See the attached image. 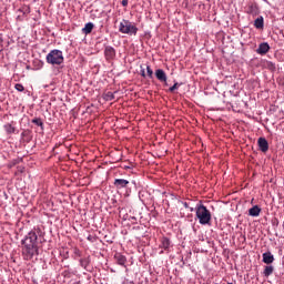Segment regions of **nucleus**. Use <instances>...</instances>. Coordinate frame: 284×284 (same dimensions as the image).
I'll use <instances>...</instances> for the list:
<instances>
[{"mask_svg": "<svg viewBox=\"0 0 284 284\" xmlns=\"http://www.w3.org/2000/svg\"><path fill=\"white\" fill-rule=\"evenodd\" d=\"M128 3H129V0H122L121 1V4L123 6V8H128Z\"/></svg>", "mask_w": 284, "mask_h": 284, "instance_id": "b1692460", "label": "nucleus"}, {"mask_svg": "<svg viewBox=\"0 0 284 284\" xmlns=\"http://www.w3.org/2000/svg\"><path fill=\"white\" fill-rule=\"evenodd\" d=\"M268 68L271 70H276V65L274 63H272V62H268Z\"/></svg>", "mask_w": 284, "mask_h": 284, "instance_id": "393cba45", "label": "nucleus"}, {"mask_svg": "<svg viewBox=\"0 0 284 284\" xmlns=\"http://www.w3.org/2000/svg\"><path fill=\"white\" fill-rule=\"evenodd\" d=\"M170 239H168V237H163L162 239V243H161V247L163 248V250H170Z\"/></svg>", "mask_w": 284, "mask_h": 284, "instance_id": "f3484780", "label": "nucleus"}, {"mask_svg": "<svg viewBox=\"0 0 284 284\" xmlns=\"http://www.w3.org/2000/svg\"><path fill=\"white\" fill-rule=\"evenodd\" d=\"M14 89L18 91V92H23V90H26V88L23 87V84L21 83H17L14 85Z\"/></svg>", "mask_w": 284, "mask_h": 284, "instance_id": "4be33fe9", "label": "nucleus"}, {"mask_svg": "<svg viewBox=\"0 0 284 284\" xmlns=\"http://www.w3.org/2000/svg\"><path fill=\"white\" fill-rule=\"evenodd\" d=\"M155 77L158 81L168 85V74H165V71H163V69L155 70Z\"/></svg>", "mask_w": 284, "mask_h": 284, "instance_id": "423d86ee", "label": "nucleus"}, {"mask_svg": "<svg viewBox=\"0 0 284 284\" xmlns=\"http://www.w3.org/2000/svg\"><path fill=\"white\" fill-rule=\"evenodd\" d=\"M146 73L149 79H152L154 77V71H152V68H150V65H146Z\"/></svg>", "mask_w": 284, "mask_h": 284, "instance_id": "aec40b11", "label": "nucleus"}, {"mask_svg": "<svg viewBox=\"0 0 284 284\" xmlns=\"http://www.w3.org/2000/svg\"><path fill=\"white\" fill-rule=\"evenodd\" d=\"M256 52L257 54H267L270 52V44L267 42L261 43Z\"/></svg>", "mask_w": 284, "mask_h": 284, "instance_id": "9d476101", "label": "nucleus"}, {"mask_svg": "<svg viewBox=\"0 0 284 284\" xmlns=\"http://www.w3.org/2000/svg\"><path fill=\"white\" fill-rule=\"evenodd\" d=\"M40 64H41V68H43V62H40Z\"/></svg>", "mask_w": 284, "mask_h": 284, "instance_id": "cd10ccee", "label": "nucleus"}, {"mask_svg": "<svg viewBox=\"0 0 284 284\" xmlns=\"http://www.w3.org/2000/svg\"><path fill=\"white\" fill-rule=\"evenodd\" d=\"M262 261L266 265H272V263H274V255L270 251L265 252V253L262 254Z\"/></svg>", "mask_w": 284, "mask_h": 284, "instance_id": "1a4fd4ad", "label": "nucleus"}, {"mask_svg": "<svg viewBox=\"0 0 284 284\" xmlns=\"http://www.w3.org/2000/svg\"><path fill=\"white\" fill-rule=\"evenodd\" d=\"M104 55L108 61H111L114 59V57H116V50H114L113 47L108 45L104 49Z\"/></svg>", "mask_w": 284, "mask_h": 284, "instance_id": "0eeeda50", "label": "nucleus"}, {"mask_svg": "<svg viewBox=\"0 0 284 284\" xmlns=\"http://www.w3.org/2000/svg\"><path fill=\"white\" fill-rule=\"evenodd\" d=\"M263 274L266 277L272 276V274H274V266H272V265L265 266Z\"/></svg>", "mask_w": 284, "mask_h": 284, "instance_id": "2eb2a0df", "label": "nucleus"}, {"mask_svg": "<svg viewBox=\"0 0 284 284\" xmlns=\"http://www.w3.org/2000/svg\"><path fill=\"white\" fill-rule=\"evenodd\" d=\"M191 212H194V209H193V207H191Z\"/></svg>", "mask_w": 284, "mask_h": 284, "instance_id": "c756f323", "label": "nucleus"}, {"mask_svg": "<svg viewBox=\"0 0 284 284\" xmlns=\"http://www.w3.org/2000/svg\"><path fill=\"white\" fill-rule=\"evenodd\" d=\"M184 207H187V203H184Z\"/></svg>", "mask_w": 284, "mask_h": 284, "instance_id": "c85d7f7f", "label": "nucleus"}, {"mask_svg": "<svg viewBox=\"0 0 284 284\" xmlns=\"http://www.w3.org/2000/svg\"><path fill=\"white\" fill-rule=\"evenodd\" d=\"M195 216L199 219L200 225H210L212 223V213L203 204H199L195 207Z\"/></svg>", "mask_w": 284, "mask_h": 284, "instance_id": "f03ea898", "label": "nucleus"}, {"mask_svg": "<svg viewBox=\"0 0 284 284\" xmlns=\"http://www.w3.org/2000/svg\"><path fill=\"white\" fill-rule=\"evenodd\" d=\"M113 185L116 190H123V187H128L130 185V181L125 179H115Z\"/></svg>", "mask_w": 284, "mask_h": 284, "instance_id": "39448f33", "label": "nucleus"}, {"mask_svg": "<svg viewBox=\"0 0 284 284\" xmlns=\"http://www.w3.org/2000/svg\"><path fill=\"white\" fill-rule=\"evenodd\" d=\"M257 145L261 150V152H267V150H270V143L267 142V140L265 138H258L257 140Z\"/></svg>", "mask_w": 284, "mask_h": 284, "instance_id": "6e6552de", "label": "nucleus"}, {"mask_svg": "<svg viewBox=\"0 0 284 284\" xmlns=\"http://www.w3.org/2000/svg\"><path fill=\"white\" fill-rule=\"evenodd\" d=\"M104 101H114V94L112 92H106L103 97Z\"/></svg>", "mask_w": 284, "mask_h": 284, "instance_id": "6ab92c4d", "label": "nucleus"}, {"mask_svg": "<svg viewBox=\"0 0 284 284\" xmlns=\"http://www.w3.org/2000/svg\"><path fill=\"white\" fill-rule=\"evenodd\" d=\"M119 32H121V34H129V37H136L139 28L130 20H122L119 26Z\"/></svg>", "mask_w": 284, "mask_h": 284, "instance_id": "7ed1b4c3", "label": "nucleus"}, {"mask_svg": "<svg viewBox=\"0 0 284 284\" xmlns=\"http://www.w3.org/2000/svg\"><path fill=\"white\" fill-rule=\"evenodd\" d=\"M45 59L49 65H61L64 61L63 51L53 49L47 54Z\"/></svg>", "mask_w": 284, "mask_h": 284, "instance_id": "20e7f679", "label": "nucleus"}, {"mask_svg": "<svg viewBox=\"0 0 284 284\" xmlns=\"http://www.w3.org/2000/svg\"><path fill=\"white\" fill-rule=\"evenodd\" d=\"M114 258L118 265H125V263H128V258L124 255H121V253H116L114 255Z\"/></svg>", "mask_w": 284, "mask_h": 284, "instance_id": "9b49d317", "label": "nucleus"}, {"mask_svg": "<svg viewBox=\"0 0 284 284\" xmlns=\"http://www.w3.org/2000/svg\"><path fill=\"white\" fill-rule=\"evenodd\" d=\"M180 87H181V84H179V82H175V83L169 89V92H174L175 90H179Z\"/></svg>", "mask_w": 284, "mask_h": 284, "instance_id": "412c9836", "label": "nucleus"}, {"mask_svg": "<svg viewBox=\"0 0 284 284\" xmlns=\"http://www.w3.org/2000/svg\"><path fill=\"white\" fill-rule=\"evenodd\" d=\"M92 30H94V23L88 22L82 29L83 34H91Z\"/></svg>", "mask_w": 284, "mask_h": 284, "instance_id": "f8f14e48", "label": "nucleus"}, {"mask_svg": "<svg viewBox=\"0 0 284 284\" xmlns=\"http://www.w3.org/2000/svg\"><path fill=\"white\" fill-rule=\"evenodd\" d=\"M38 236L34 231L28 233V235L22 240V254L26 261H30L37 252H39V247L37 246Z\"/></svg>", "mask_w": 284, "mask_h": 284, "instance_id": "f257e3e1", "label": "nucleus"}, {"mask_svg": "<svg viewBox=\"0 0 284 284\" xmlns=\"http://www.w3.org/2000/svg\"><path fill=\"white\" fill-rule=\"evenodd\" d=\"M31 123H34V125H38L39 128H41L43 130V121L41 120V118H36L31 121Z\"/></svg>", "mask_w": 284, "mask_h": 284, "instance_id": "a211bd4d", "label": "nucleus"}, {"mask_svg": "<svg viewBox=\"0 0 284 284\" xmlns=\"http://www.w3.org/2000/svg\"><path fill=\"white\" fill-rule=\"evenodd\" d=\"M254 26L257 30H263L265 22L263 20V17H258L257 19H255L254 21Z\"/></svg>", "mask_w": 284, "mask_h": 284, "instance_id": "ddd939ff", "label": "nucleus"}, {"mask_svg": "<svg viewBox=\"0 0 284 284\" xmlns=\"http://www.w3.org/2000/svg\"><path fill=\"white\" fill-rule=\"evenodd\" d=\"M3 50V40L0 38V52Z\"/></svg>", "mask_w": 284, "mask_h": 284, "instance_id": "a878e982", "label": "nucleus"}, {"mask_svg": "<svg viewBox=\"0 0 284 284\" xmlns=\"http://www.w3.org/2000/svg\"><path fill=\"white\" fill-rule=\"evenodd\" d=\"M250 216H258L261 214V207L258 205H255L248 210Z\"/></svg>", "mask_w": 284, "mask_h": 284, "instance_id": "4468645a", "label": "nucleus"}, {"mask_svg": "<svg viewBox=\"0 0 284 284\" xmlns=\"http://www.w3.org/2000/svg\"><path fill=\"white\" fill-rule=\"evenodd\" d=\"M4 130L7 134H14V132H17V129L10 123L4 124Z\"/></svg>", "mask_w": 284, "mask_h": 284, "instance_id": "dca6fc26", "label": "nucleus"}, {"mask_svg": "<svg viewBox=\"0 0 284 284\" xmlns=\"http://www.w3.org/2000/svg\"><path fill=\"white\" fill-rule=\"evenodd\" d=\"M141 77L145 79V69H141Z\"/></svg>", "mask_w": 284, "mask_h": 284, "instance_id": "bb28decb", "label": "nucleus"}, {"mask_svg": "<svg viewBox=\"0 0 284 284\" xmlns=\"http://www.w3.org/2000/svg\"><path fill=\"white\" fill-rule=\"evenodd\" d=\"M79 253V251H75V254Z\"/></svg>", "mask_w": 284, "mask_h": 284, "instance_id": "7c9ffc66", "label": "nucleus"}, {"mask_svg": "<svg viewBox=\"0 0 284 284\" xmlns=\"http://www.w3.org/2000/svg\"><path fill=\"white\" fill-rule=\"evenodd\" d=\"M80 265L82 267H87L88 266V260H80Z\"/></svg>", "mask_w": 284, "mask_h": 284, "instance_id": "5701e85b", "label": "nucleus"}]
</instances>
